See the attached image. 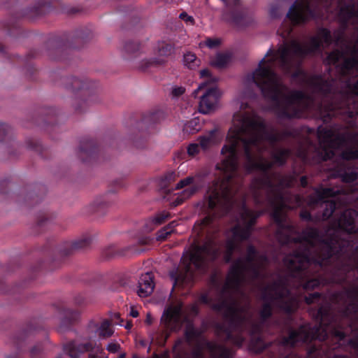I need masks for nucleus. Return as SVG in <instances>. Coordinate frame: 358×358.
Listing matches in <instances>:
<instances>
[{
  "label": "nucleus",
  "mask_w": 358,
  "mask_h": 358,
  "mask_svg": "<svg viewBox=\"0 0 358 358\" xmlns=\"http://www.w3.org/2000/svg\"><path fill=\"white\" fill-rule=\"evenodd\" d=\"M220 93L216 87H210L201 96L199 111L207 114L212 111L217 103Z\"/></svg>",
  "instance_id": "nucleus-14"
},
{
  "label": "nucleus",
  "mask_w": 358,
  "mask_h": 358,
  "mask_svg": "<svg viewBox=\"0 0 358 358\" xmlns=\"http://www.w3.org/2000/svg\"><path fill=\"white\" fill-rule=\"evenodd\" d=\"M334 358H348L347 356H334Z\"/></svg>",
  "instance_id": "nucleus-55"
},
{
  "label": "nucleus",
  "mask_w": 358,
  "mask_h": 358,
  "mask_svg": "<svg viewBox=\"0 0 358 358\" xmlns=\"http://www.w3.org/2000/svg\"><path fill=\"white\" fill-rule=\"evenodd\" d=\"M354 139L358 141V134L354 136Z\"/></svg>",
  "instance_id": "nucleus-59"
},
{
  "label": "nucleus",
  "mask_w": 358,
  "mask_h": 358,
  "mask_svg": "<svg viewBox=\"0 0 358 358\" xmlns=\"http://www.w3.org/2000/svg\"><path fill=\"white\" fill-rule=\"evenodd\" d=\"M207 85H208L207 81H205V82L202 83L201 84H200L199 86L198 87V88L192 92V96L194 97H196L199 92L200 91H201L202 90H203L207 86Z\"/></svg>",
  "instance_id": "nucleus-44"
},
{
  "label": "nucleus",
  "mask_w": 358,
  "mask_h": 358,
  "mask_svg": "<svg viewBox=\"0 0 358 358\" xmlns=\"http://www.w3.org/2000/svg\"><path fill=\"white\" fill-rule=\"evenodd\" d=\"M221 1L224 3L227 8L222 15L224 20L231 22L239 27H245L254 22V19L251 15L244 10H238L241 6L240 0Z\"/></svg>",
  "instance_id": "nucleus-8"
},
{
  "label": "nucleus",
  "mask_w": 358,
  "mask_h": 358,
  "mask_svg": "<svg viewBox=\"0 0 358 358\" xmlns=\"http://www.w3.org/2000/svg\"><path fill=\"white\" fill-rule=\"evenodd\" d=\"M211 221L212 217L206 216L200 224L194 226V229L198 234H206V241L202 245H192L190 252L182 255L178 266L170 272L174 285L190 284L194 278V269L204 271L220 254V247L209 235L208 227Z\"/></svg>",
  "instance_id": "nucleus-4"
},
{
  "label": "nucleus",
  "mask_w": 358,
  "mask_h": 358,
  "mask_svg": "<svg viewBox=\"0 0 358 358\" xmlns=\"http://www.w3.org/2000/svg\"><path fill=\"white\" fill-rule=\"evenodd\" d=\"M139 313L137 310L134 308V306L131 307V311H130V315L133 317H137L138 316Z\"/></svg>",
  "instance_id": "nucleus-47"
},
{
  "label": "nucleus",
  "mask_w": 358,
  "mask_h": 358,
  "mask_svg": "<svg viewBox=\"0 0 358 358\" xmlns=\"http://www.w3.org/2000/svg\"><path fill=\"white\" fill-rule=\"evenodd\" d=\"M265 348L263 341L260 338L252 339L250 345V350L255 353L261 352Z\"/></svg>",
  "instance_id": "nucleus-32"
},
{
  "label": "nucleus",
  "mask_w": 358,
  "mask_h": 358,
  "mask_svg": "<svg viewBox=\"0 0 358 358\" xmlns=\"http://www.w3.org/2000/svg\"><path fill=\"white\" fill-rule=\"evenodd\" d=\"M357 18H358V11H357Z\"/></svg>",
  "instance_id": "nucleus-63"
},
{
  "label": "nucleus",
  "mask_w": 358,
  "mask_h": 358,
  "mask_svg": "<svg viewBox=\"0 0 358 358\" xmlns=\"http://www.w3.org/2000/svg\"><path fill=\"white\" fill-rule=\"evenodd\" d=\"M183 321L181 305L169 307L164 311L161 318V322L171 331L179 329Z\"/></svg>",
  "instance_id": "nucleus-12"
},
{
  "label": "nucleus",
  "mask_w": 358,
  "mask_h": 358,
  "mask_svg": "<svg viewBox=\"0 0 358 358\" xmlns=\"http://www.w3.org/2000/svg\"><path fill=\"white\" fill-rule=\"evenodd\" d=\"M43 350L42 345L41 344L36 345L30 349V353L31 356L38 355Z\"/></svg>",
  "instance_id": "nucleus-39"
},
{
  "label": "nucleus",
  "mask_w": 358,
  "mask_h": 358,
  "mask_svg": "<svg viewBox=\"0 0 358 358\" xmlns=\"http://www.w3.org/2000/svg\"><path fill=\"white\" fill-rule=\"evenodd\" d=\"M72 87L76 90H81L80 95L78 96L73 101L75 110L78 113H81L95 101L94 97L92 93L86 90L87 85L83 83L78 78L73 79Z\"/></svg>",
  "instance_id": "nucleus-11"
},
{
  "label": "nucleus",
  "mask_w": 358,
  "mask_h": 358,
  "mask_svg": "<svg viewBox=\"0 0 358 358\" xmlns=\"http://www.w3.org/2000/svg\"><path fill=\"white\" fill-rule=\"evenodd\" d=\"M220 43V41L219 39L215 38H208L206 41V45L210 48H213L218 46Z\"/></svg>",
  "instance_id": "nucleus-38"
},
{
  "label": "nucleus",
  "mask_w": 358,
  "mask_h": 358,
  "mask_svg": "<svg viewBox=\"0 0 358 358\" xmlns=\"http://www.w3.org/2000/svg\"><path fill=\"white\" fill-rule=\"evenodd\" d=\"M339 192V189L334 190L331 188L320 187L313 194L308 196L307 205L309 208L310 210L319 209L315 215L316 220H325L332 215L337 209V205L334 201L325 199L333 196Z\"/></svg>",
  "instance_id": "nucleus-7"
},
{
  "label": "nucleus",
  "mask_w": 358,
  "mask_h": 358,
  "mask_svg": "<svg viewBox=\"0 0 358 358\" xmlns=\"http://www.w3.org/2000/svg\"><path fill=\"white\" fill-rule=\"evenodd\" d=\"M282 8L279 5H272L270 8V15L273 18H278L282 15Z\"/></svg>",
  "instance_id": "nucleus-34"
},
{
  "label": "nucleus",
  "mask_w": 358,
  "mask_h": 358,
  "mask_svg": "<svg viewBox=\"0 0 358 358\" xmlns=\"http://www.w3.org/2000/svg\"><path fill=\"white\" fill-rule=\"evenodd\" d=\"M179 17L180 19L187 22H189L192 24H194V18L192 16L188 15L187 13L185 12H182V13H180Z\"/></svg>",
  "instance_id": "nucleus-40"
},
{
  "label": "nucleus",
  "mask_w": 358,
  "mask_h": 358,
  "mask_svg": "<svg viewBox=\"0 0 358 358\" xmlns=\"http://www.w3.org/2000/svg\"><path fill=\"white\" fill-rule=\"evenodd\" d=\"M200 149L199 143H193L189 145L187 152L189 155L194 156L199 152Z\"/></svg>",
  "instance_id": "nucleus-36"
},
{
  "label": "nucleus",
  "mask_w": 358,
  "mask_h": 358,
  "mask_svg": "<svg viewBox=\"0 0 358 358\" xmlns=\"http://www.w3.org/2000/svg\"><path fill=\"white\" fill-rule=\"evenodd\" d=\"M177 178V175L175 172H169L164 176V180H166L168 182H171L174 181Z\"/></svg>",
  "instance_id": "nucleus-43"
},
{
  "label": "nucleus",
  "mask_w": 358,
  "mask_h": 358,
  "mask_svg": "<svg viewBox=\"0 0 358 358\" xmlns=\"http://www.w3.org/2000/svg\"><path fill=\"white\" fill-rule=\"evenodd\" d=\"M11 130L5 124L0 123V141H9L11 139Z\"/></svg>",
  "instance_id": "nucleus-33"
},
{
  "label": "nucleus",
  "mask_w": 358,
  "mask_h": 358,
  "mask_svg": "<svg viewBox=\"0 0 358 358\" xmlns=\"http://www.w3.org/2000/svg\"><path fill=\"white\" fill-rule=\"evenodd\" d=\"M120 348V345L114 343H109L107 346V350L113 353L117 352Z\"/></svg>",
  "instance_id": "nucleus-42"
},
{
  "label": "nucleus",
  "mask_w": 358,
  "mask_h": 358,
  "mask_svg": "<svg viewBox=\"0 0 358 358\" xmlns=\"http://www.w3.org/2000/svg\"><path fill=\"white\" fill-rule=\"evenodd\" d=\"M154 287L152 273H146L142 275L139 280L138 294L141 297H146L152 293Z\"/></svg>",
  "instance_id": "nucleus-18"
},
{
  "label": "nucleus",
  "mask_w": 358,
  "mask_h": 358,
  "mask_svg": "<svg viewBox=\"0 0 358 358\" xmlns=\"http://www.w3.org/2000/svg\"><path fill=\"white\" fill-rule=\"evenodd\" d=\"M164 117L165 115L164 113L161 111H157L147 116L144 119V121L145 123L157 124L160 122L162 120H164Z\"/></svg>",
  "instance_id": "nucleus-31"
},
{
  "label": "nucleus",
  "mask_w": 358,
  "mask_h": 358,
  "mask_svg": "<svg viewBox=\"0 0 358 358\" xmlns=\"http://www.w3.org/2000/svg\"><path fill=\"white\" fill-rule=\"evenodd\" d=\"M230 57L228 54L219 53L210 60L211 66L217 69H223L226 67L227 64L229 62Z\"/></svg>",
  "instance_id": "nucleus-24"
},
{
  "label": "nucleus",
  "mask_w": 358,
  "mask_h": 358,
  "mask_svg": "<svg viewBox=\"0 0 358 358\" xmlns=\"http://www.w3.org/2000/svg\"><path fill=\"white\" fill-rule=\"evenodd\" d=\"M120 357H121V358H124V355H122L120 356Z\"/></svg>",
  "instance_id": "nucleus-61"
},
{
  "label": "nucleus",
  "mask_w": 358,
  "mask_h": 358,
  "mask_svg": "<svg viewBox=\"0 0 358 358\" xmlns=\"http://www.w3.org/2000/svg\"><path fill=\"white\" fill-rule=\"evenodd\" d=\"M120 318V314L119 313H115L112 315L113 320H119Z\"/></svg>",
  "instance_id": "nucleus-51"
},
{
  "label": "nucleus",
  "mask_w": 358,
  "mask_h": 358,
  "mask_svg": "<svg viewBox=\"0 0 358 358\" xmlns=\"http://www.w3.org/2000/svg\"><path fill=\"white\" fill-rule=\"evenodd\" d=\"M261 213L242 205L236 224L227 234L223 259L228 263L234 255L238 254L239 257L231 265L226 282L221 288L217 275L211 276L210 284L216 288V296L210 299L208 294H203L199 299L205 304L211 302V308L222 317L224 322L216 325L217 335L237 346L241 345L243 338L235 334L236 331L250 327L252 334H255L261 329V324L253 323L250 319L248 297L241 287L243 282L263 277L268 263L267 258L252 245H248L245 252H243L241 245V243L250 237L252 226Z\"/></svg>",
  "instance_id": "nucleus-2"
},
{
  "label": "nucleus",
  "mask_w": 358,
  "mask_h": 358,
  "mask_svg": "<svg viewBox=\"0 0 358 358\" xmlns=\"http://www.w3.org/2000/svg\"><path fill=\"white\" fill-rule=\"evenodd\" d=\"M192 312L197 313L198 310H197V307L196 306H193L192 308Z\"/></svg>",
  "instance_id": "nucleus-53"
},
{
  "label": "nucleus",
  "mask_w": 358,
  "mask_h": 358,
  "mask_svg": "<svg viewBox=\"0 0 358 358\" xmlns=\"http://www.w3.org/2000/svg\"><path fill=\"white\" fill-rule=\"evenodd\" d=\"M37 329L33 325H29L16 332L13 336V342L17 348H23L29 344Z\"/></svg>",
  "instance_id": "nucleus-17"
},
{
  "label": "nucleus",
  "mask_w": 358,
  "mask_h": 358,
  "mask_svg": "<svg viewBox=\"0 0 358 358\" xmlns=\"http://www.w3.org/2000/svg\"><path fill=\"white\" fill-rule=\"evenodd\" d=\"M339 233L338 229H329L323 236L313 228L303 230L296 250L284 259L297 287L313 289L329 281L341 283L354 269L358 273V250L347 258L344 253L349 242L339 238Z\"/></svg>",
  "instance_id": "nucleus-3"
},
{
  "label": "nucleus",
  "mask_w": 358,
  "mask_h": 358,
  "mask_svg": "<svg viewBox=\"0 0 358 358\" xmlns=\"http://www.w3.org/2000/svg\"><path fill=\"white\" fill-rule=\"evenodd\" d=\"M93 348L94 345L90 342L78 344L75 341H70L63 345L64 353L71 358H79L82 354Z\"/></svg>",
  "instance_id": "nucleus-15"
},
{
  "label": "nucleus",
  "mask_w": 358,
  "mask_h": 358,
  "mask_svg": "<svg viewBox=\"0 0 358 358\" xmlns=\"http://www.w3.org/2000/svg\"><path fill=\"white\" fill-rule=\"evenodd\" d=\"M155 51L156 53L162 58H153L143 60L140 66L141 69L146 70L150 67H160L164 66L167 62L165 58L173 53L174 47L170 43L162 41L157 43Z\"/></svg>",
  "instance_id": "nucleus-10"
},
{
  "label": "nucleus",
  "mask_w": 358,
  "mask_h": 358,
  "mask_svg": "<svg viewBox=\"0 0 358 358\" xmlns=\"http://www.w3.org/2000/svg\"><path fill=\"white\" fill-rule=\"evenodd\" d=\"M110 323L109 320H106L103 321L100 327L99 328V335L103 338H108L112 336L113 331L110 328Z\"/></svg>",
  "instance_id": "nucleus-29"
},
{
  "label": "nucleus",
  "mask_w": 358,
  "mask_h": 358,
  "mask_svg": "<svg viewBox=\"0 0 358 358\" xmlns=\"http://www.w3.org/2000/svg\"><path fill=\"white\" fill-rule=\"evenodd\" d=\"M201 129L199 120L198 118H193L187 121L183 127V130L189 134H194L199 131Z\"/></svg>",
  "instance_id": "nucleus-28"
},
{
  "label": "nucleus",
  "mask_w": 358,
  "mask_h": 358,
  "mask_svg": "<svg viewBox=\"0 0 358 358\" xmlns=\"http://www.w3.org/2000/svg\"><path fill=\"white\" fill-rule=\"evenodd\" d=\"M301 185L303 187H306L308 185L307 178L306 176H302L300 179Z\"/></svg>",
  "instance_id": "nucleus-49"
},
{
  "label": "nucleus",
  "mask_w": 358,
  "mask_h": 358,
  "mask_svg": "<svg viewBox=\"0 0 358 358\" xmlns=\"http://www.w3.org/2000/svg\"><path fill=\"white\" fill-rule=\"evenodd\" d=\"M200 76L201 78H204V77L210 78V71L207 69H203V70L200 71Z\"/></svg>",
  "instance_id": "nucleus-46"
},
{
  "label": "nucleus",
  "mask_w": 358,
  "mask_h": 358,
  "mask_svg": "<svg viewBox=\"0 0 358 358\" xmlns=\"http://www.w3.org/2000/svg\"><path fill=\"white\" fill-rule=\"evenodd\" d=\"M358 158V149H349L342 152L340 162L335 166V174L340 177L345 182H351L356 180L357 176L349 166L348 161Z\"/></svg>",
  "instance_id": "nucleus-9"
},
{
  "label": "nucleus",
  "mask_w": 358,
  "mask_h": 358,
  "mask_svg": "<svg viewBox=\"0 0 358 358\" xmlns=\"http://www.w3.org/2000/svg\"><path fill=\"white\" fill-rule=\"evenodd\" d=\"M197 190L198 187L196 185H192L183 190L182 192L181 193L180 198H178L176 200V205L180 203L183 200L189 198L191 196L197 192Z\"/></svg>",
  "instance_id": "nucleus-30"
},
{
  "label": "nucleus",
  "mask_w": 358,
  "mask_h": 358,
  "mask_svg": "<svg viewBox=\"0 0 358 358\" xmlns=\"http://www.w3.org/2000/svg\"><path fill=\"white\" fill-rule=\"evenodd\" d=\"M308 132L309 134H310V133H313V132H314V131H313V130H311V129H308Z\"/></svg>",
  "instance_id": "nucleus-60"
},
{
  "label": "nucleus",
  "mask_w": 358,
  "mask_h": 358,
  "mask_svg": "<svg viewBox=\"0 0 358 358\" xmlns=\"http://www.w3.org/2000/svg\"><path fill=\"white\" fill-rule=\"evenodd\" d=\"M141 49V43L137 41L129 40L126 41L124 45V50L128 54H135L140 52Z\"/></svg>",
  "instance_id": "nucleus-27"
},
{
  "label": "nucleus",
  "mask_w": 358,
  "mask_h": 358,
  "mask_svg": "<svg viewBox=\"0 0 358 358\" xmlns=\"http://www.w3.org/2000/svg\"><path fill=\"white\" fill-rule=\"evenodd\" d=\"M215 133H216L215 130H211L208 134L199 137V145L201 150H203V151H206L211 146H213V145L217 143Z\"/></svg>",
  "instance_id": "nucleus-22"
},
{
  "label": "nucleus",
  "mask_w": 358,
  "mask_h": 358,
  "mask_svg": "<svg viewBox=\"0 0 358 358\" xmlns=\"http://www.w3.org/2000/svg\"><path fill=\"white\" fill-rule=\"evenodd\" d=\"M92 240L93 238L90 236H83L80 237L71 243L67 248L68 252H66L65 255L88 248L92 244Z\"/></svg>",
  "instance_id": "nucleus-20"
},
{
  "label": "nucleus",
  "mask_w": 358,
  "mask_h": 358,
  "mask_svg": "<svg viewBox=\"0 0 358 358\" xmlns=\"http://www.w3.org/2000/svg\"><path fill=\"white\" fill-rule=\"evenodd\" d=\"M319 141V145L307 140L306 145H301L297 150L296 155L299 157L306 161L310 157L312 151L316 152V155L322 160L326 161L331 159L335 155L334 149L343 145L346 140L345 135L336 133L331 128L319 127L317 131Z\"/></svg>",
  "instance_id": "nucleus-6"
},
{
  "label": "nucleus",
  "mask_w": 358,
  "mask_h": 358,
  "mask_svg": "<svg viewBox=\"0 0 358 358\" xmlns=\"http://www.w3.org/2000/svg\"><path fill=\"white\" fill-rule=\"evenodd\" d=\"M166 3H171L173 2L174 0H164Z\"/></svg>",
  "instance_id": "nucleus-58"
},
{
  "label": "nucleus",
  "mask_w": 358,
  "mask_h": 358,
  "mask_svg": "<svg viewBox=\"0 0 358 358\" xmlns=\"http://www.w3.org/2000/svg\"><path fill=\"white\" fill-rule=\"evenodd\" d=\"M168 337H169V334H166L165 335V338H164V343L166 342V339L168 338Z\"/></svg>",
  "instance_id": "nucleus-57"
},
{
  "label": "nucleus",
  "mask_w": 358,
  "mask_h": 358,
  "mask_svg": "<svg viewBox=\"0 0 358 358\" xmlns=\"http://www.w3.org/2000/svg\"><path fill=\"white\" fill-rule=\"evenodd\" d=\"M300 217H301V219L305 220H312L311 214L306 210H303L301 212Z\"/></svg>",
  "instance_id": "nucleus-45"
},
{
  "label": "nucleus",
  "mask_w": 358,
  "mask_h": 358,
  "mask_svg": "<svg viewBox=\"0 0 358 358\" xmlns=\"http://www.w3.org/2000/svg\"><path fill=\"white\" fill-rule=\"evenodd\" d=\"M200 62L194 54L187 52L184 55V64L189 69H196L200 66Z\"/></svg>",
  "instance_id": "nucleus-26"
},
{
  "label": "nucleus",
  "mask_w": 358,
  "mask_h": 358,
  "mask_svg": "<svg viewBox=\"0 0 358 358\" xmlns=\"http://www.w3.org/2000/svg\"><path fill=\"white\" fill-rule=\"evenodd\" d=\"M288 134L267 129L263 120L248 112L239 111L234 115L233 127L229 130L226 144L221 150V161L216 165L224 178L215 181L206 194L208 208L217 212H227L236 201L235 195L241 185L238 173V153L243 152L249 169L259 171L252 181L250 191L257 203L266 199L271 204L272 217L278 225L277 238L283 244L296 240L294 229L287 220L286 210L301 203L298 195H292L284 189L296 181L294 175L270 174L268 170L273 164H283L289 157V150L276 148L272 152L271 162L260 155L265 144L273 145Z\"/></svg>",
  "instance_id": "nucleus-1"
},
{
  "label": "nucleus",
  "mask_w": 358,
  "mask_h": 358,
  "mask_svg": "<svg viewBox=\"0 0 358 358\" xmlns=\"http://www.w3.org/2000/svg\"><path fill=\"white\" fill-rule=\"evenodd\" d=\"M206 348L212 358H231L233 357L234 352L231 350L215 343L208 342L206 344Z\"/></svg>",
  "instance_id": "nucleus-19"
},
{
  "label": "nucleus",
  "mask_w": 358,
  "mask_h": 358,
  "mask_svg": "<svg viewBox=\"0 0 358 358\" xmlns=\"http://www.w3.org/2000/svg\"><path fill=\"white\" fill-rule=\"evenodd\" d=\"M248 107V104L247 103H242L241 106V109H245Z\"/></svg>",
  "instance_id": "nucleus-54"
},
{
  "label": "nucleus",
  "mask_w": 358,
  "mask_h": 358,
  "mask_svg": "<svg viewBox=\"0 0 358 358\" xmlns=\"http://www.w3.org/2000/svg\"><path fill=\"white\" fill-rule=\"evenodd\" d=\"M132 327V323L131 321H129L127 322L126 326H125V328L127 329H130Z\"/></svg>",
  "instance_id": "nucleus-52"
},
{
  "label": "nucleus",
  "mask_w": 358,
  "mask_h": 358,
  "mask_svg": "<svg viewBox=\"0 0 358 358\" xmlns=\"http://www.w3.org/2000/svg\"><path fill=\"white\" fill-rule=\"evenodd\" d=\"M262 298L264 303L260 317L264 320L271 316L274 307L288 313L297 308L296 298L287 289L285 280L281 279L267 285L262 290Z\"/></svg>",
  "instance_id": "nucleus-5"
},
{
  "label": "nucleus",
  "mask_w": 358,
  "mask_h": 358,
  "mask_svg": "<svg viewBox=\"0 0 358 358\" xmlns=\"http://www.w3.org/2000/svg\"><path fill=\"white\" fill-rule=\"evenodd\" d=\"M291 31H292V28L290 27H287L286 29L285 30V32H286V33L285 34H282L283 37L288 36Z\"/></svg>",
  "instance_id": "nucleus-50"
},
{
  "label": "nucleus",
  "mask_w": 358,
  "mask_h": 358,
  "mask_svg": "<svg viewBox=\"0 0 358 358\" xmlns=\"http://www.w3.org/2000/svg\"><path fill=\"white\" fill-rule=\"evenodd\" d=\"M0 50H1V45H0Z\"/></svg>",
  "instance_id": "nucleus-62"
},
{
  "label": "nucleus",
  "mask_w": 358,
  "mask_h": 358,
  "mask_svg": "<svg viewBox=\"0 0 358 358\" xmlns=\"http://www.w3.org/2000/svg\"><path fill=\"white\" fill-rule=\"evenodd\" d=\"M320 297V294L318 292L310 294L308 296L305 297V300L307 303L310 304L314 301L318 300Z\"/></svg>",
  "instance_id": "nucleus-37"
},
{
  "label": "nucleus",
  "mask_w": 358,
  "mask_h": 358,
  "mask_svg": "<svg viewBox=\"0 0 358 358\" xmlns=\"http://www.w3.org/2000/svg\"><path fill=\"white\" fill-rule=\"evenodd\" d=\"M145 322L148 325H150L152 323V317L150 313H147Z\"/></svg>",
  "instance_id": "nucleus-48"
},
{
  "label": "nucleus",
  "mask_w": 358,
  "mask_h": 358,
  "mask_svg": "<svg viewBox=\"0 0 358 358\" xmlns=\"http://www.w3.org/2000/svg\"><path fill=\"white\" fill-rule=\"evenodd\" d=\"M112 202L102 197L95 199L91 203L90 207L94 211H101L110 207Z\"/></svg>",
  "instance_id": "nucleus-25"
},
{
  "label": "nucleus",
  "mask_w": 358,
  "mask_h": 358,
  "mask_svg": "<svg viewBox=\"0 0 358 358\" xmlns=\"http://www.w3.org/2000/svg\"><path fill=\"white\" fill-rule=\"evenodd\" d=\"M81 150L83 152H87V148H85V147H83V146L81 147Z\"/></svg>",
  "instance_id": "nucleus-56"
},
{
  "label": "nucleus",
  "mask_w": 358,
  "mask_h": 358,
  "mask_svg": "<svg viewBox=\"0 0 358 358\" xmlns=\"http://www.w3.org/2000/svg\"><path fill=\"white\" fill-rule=\"evenodd\" d=\"M80 315V313L78 310L71 309L65 310L57 326V331L59 333H64L69 331L71 327L79 321Z\"/></svg>",
  "instance_id": "nucleus-16"
},
{
  "label": "nucleus",
  "mask_w": 358,
  "mask_h": 358,
  "mask_svg": "<svg viewBox=\"0 0 358 358\" xmlns=\"http://www.w3.org/2000/svg\"><path fill=\"white\" fill-rule=\"evenodd\" d=\"M337 224L339 229L349 234L358 232V212L352 209H347L338 218Z\"/></svg>",
  "instance_id": "nucleus-13"
},
{
  "label": "nucleus",
  "mask_w": 358,
  "mask_h": 358,
  "mask_svg": "<svg viewBox=\"0 0 358 358\" xmlns=\"http://www.w3.org/2000/svg\"><path fill=\"white\" fill-rule=\"evenodd\" d=\"M194 181V178L193 177H187L185 178V179L183 180H181L177 185H176V189H181V188H183L184 187H186L189 185H191Z\"/></svg>",
  "instance_id": "nucleus-35"
},
{
  "label": "nucleus",
  "mask_w": 358,
  "mask_h": 358,
  "mask_svg": "<svg viewBox=\"0 0 358 358\" xmlns=\"http://www.w3.org/2000/svg\"><path fill=\"white\" fill-rule=\"evenodd\" d=\"M176 222L173 221L168 224L166 226L159 230L156 234V239L159 241H164L167 238L175 232V227Z\"/></svg>",
  "instance_id": "nucleus-23"
},
{
  "label": "nucleus",
  "mask_w": 358,
  "mask_h": 358,
  "mask_svg": "<svg viewBox=\"0 0 358 358\" xmlns=\"http://www.w3.org/2000/svg\"><path fill=\"white\" fill-rule=\"evenodd\" d=\"M58 358H62V357H58Z\"/></svg>",
  "instance_id": "nucleus-64"
},
{
  "label": "nucleus",
  "mask_w": 358,
  "mask_h": 358,
  "mask_svg": "<svg viewBox=\"0 0 358 358\" xmlns=\"http://www.w3.org/2000/svg\"><path fill=\"white\" fill-rule=\"evenodd\" d=\"M185 88L182 87H174L172 90L171 93L173 96H179L185 92Z\"/></svg>",
  "instance_id": "nucleus-41"
},
{
  "label": "nucleus",
  "mask_w": 358,
  "mask_h": 358,
  "mask_svg": "<svg viewBox=\"0 0 358 358\" xmlns=\"http://www.w3.org/2000/svg\"><path fill=\"white\" fill-rule=\"evenodd\" d=\"M170 217L171 215L169 213L166 211L160 212L150 217L148 220L145 227L148 229V231H151L155 227L162 224Z\"/></svg>",
  "instance_id": "nucleus-21"
}]
</instances>
